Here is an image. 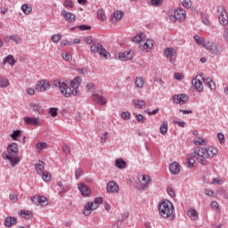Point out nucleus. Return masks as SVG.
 Wrapping results in <instances>:
<instances>
[{
	"mask_svg": "<svg viewBox=\"0 0 228 228\" xmlns=\"http://www.w3.org/2000/svg\"><path fill=\"white\" fill-rule=\"evenodd\" d=\"M143 32H141L140 34H137L135 37L132 38V42H134V44H140L142 41V38H143Z\"/></svg>",
	"mask_w": 228,
	"mask_h": 228,
	"instance_id": "37",
	"label": "nucleus"
},
{
	"mask_svg": "<svg viewBox=\"0 0 228 228\" xmlns=\"http://www.w3.org/2000/svg\"><path fill=\"white\" fill-rule=\"evenodd\" d=\"M189 218H192L193 220H198L199 213L195 209H190L187 212Z\"/></svg>",
	"mask_w": 228,
	"mask_h": 228,
	"instance_id": "30",
	"label": "nucleus"
},
{
	"mask_svg": "<svg viewBox=\"0 0 228 228\" xmlns=\"http://www.w3.org/2000/svg\"><path fill=\"white\" fill-rule=\"evenodd\" d=\"M217 12L219 13V22L221 26H227L228 17H227V12H225V7H224V5H218Z\"/></svg>",
	"mask_w": 228,
	"mask_h": 228,
	"instance_id": "5",
	"label": "nucleus"
},
{
	"mask_svg": "<svg viewBox=\"0 0 228 228\" xmlns=\"http://www.w3.org/2000/svg\"><path fill=\"white\" fill-rule=\"evenodd\" d=\"M142 181H143V183H145V184L142 185V187H141L142 190H147L149 183H151L152 180H151V176L142 175Z\"/></svg>",
	"mask_w": 228,
	"mask_h": 228,
	"instance_id": "28",
	"label": "nucleus"
},
{
	"mask_svg": "<svg viewBox=\"0 0 228 228\" xmlns=\"http://www.w3.org/2000/svg\"><path fill=\"white\" fill-rule=\"evenodd\" d=\"M77 28H78L80 31H90V29H92V27L88 25H80V26H77Z\"/></svg>",
	"mask_w": 228,
	"mask_h": 228,
	"instance_id": "50",
	"label": "nucleus"
},
{
	"mask_svg": "<svg viewBox=\"0 0 228 228\" xmlns=\"http://www.w3.org/2000/svg\"><path fill=\"white\" fill-rule=\"evenodd\" d=\"M118 60L121 61H129V60H133V52L119 53Z\"/></svg>",
	"mask_w": 228,
	"mask_h": 228,
	"instance_id": "17",
	"label": "nucleus"
},
{
	"mask_svg": "<svg viewBox=\"0 0 228 228\" xmlns=\"http://www.w3.org/2000/svg\"><path fill=\"white\" fill-rule=\"evenodd\" d=\"M159 131L162 134H167V133L168 132V122L167 121H163Z\"/></svg>",
	"mask_w": 228,
	"mask_h": 228,
	"instance_id": "33",
	"label": "nucleus"
},
{
	"mask_svg": "<svg viewBox=\"0 0 228 228\" xmlns=\"http://www.w3.org/2000/svg\"><path fill=\"white\" fill-rule=\"evenodd\" d=\"M35 206H47V198L45 196L35 195L30 198Z\"/></svg>",
	"mask_w": 228,
	"mask_h": 228,
	"instance_id": "6",
	"label": "nucleus"
},
{
	"mask_svg": "<svg viewBox=\"0 0 228 228\" xmlns=\"http://www.w3.org/2000/svg\"><path fill=\"white\" fill-rule=\"evenodd\" d=\"M23 121L25 122V124H27V126H35L37 127L42 126V123H40V118H31L28 116H26L23 118Z\"/></svg>",
	"mask_w": 228,
	"mask_h": 228,
	"instance_id": "8",
	"label": "nucleus"
},
{
	"mask_svg": "<svg viewBox=\"0 0 228 228\" xmlns=\"http://www.w3.org/2000/svg\"><path fill=\"white\" fill-rule=\"evenodd\" d=\"M205 47L206 49H208V51H209V53H211V54L218 55L220 53V50L218 49V47H216V45L215 44L207 43L205 45Z\"/></svg>",
	"mask_w": 228,
	"mask_h": 228,
	"instance_id": "18",
	"label": "nucleus"
},
{
	"mask_svg": "<svg viewBox=\"0 0 228 228\" xmlns=\"http://www.w3.org/2000/svg\"><path fill=\"white\" fill-rule=\"evenodd\" d=\"M201 21L203 22V24H205V26H209L211 24L209 19H208V17L206 16L201 17Z\"/></svg>",
	"mask_w": 228,
	"mask_h": 228,
	"instance_id": "60",
	"label": "nucleus"
},
{
	"mask_svg": "<svg viewBox=\"0 0 228 228\" xmlns=\"http://www.w3.org/2000/svg\"><path fill=\"white\" fill-rule=\"evenodd\" d=\"M217 138L219 140V143H225V135L224 134V133H218Z\"/></svg>",
	"mask_w": 228,
	"mask_h": 228,
	"instance_id": "52",
	"label": "nucleus"
},
{
	"mask_svg": "<svg viewBox=\"0 0 228 228\" xmlns=\"http://www.w3.org/2000/svg\"><path fill=\"white\" fill-rule=\"evenodd\" d=\"M81 83H83V78L81 77H76L73 80L70 81V87L67 85V82L61 79H55L52 81V86L53 88H59L61 95L63 97L69 98L72 97H79V86H81Z\"/></svg>",
	"mask_w": 228,
	"mask_h": 228,
	"instance_id": "1",
	"label": "nucleus"
},
{
	"mask_svg": "<svg viewBox=\"0 0 228 228\" xmlns=\"http://www.w3.org/2000/svg\"><path fill=\"white\" fill-rule=\"evenodd\" d=\"M30 108L35 113H38V115H42L44 113V110L42 109V106L36 104V103H31Z\"/></svg>",
	"mask_w": 228,
	"mask_h": 228,
	"instance_id": "26",
	"label": "nucleus"
},
{
	"mask_svg": "<svg viewBox=\"0 0 228 228\" xmlns=\"http://www.w3.org/2000/svg\"><path fill=\"white\" fill-rule=\"evenodd\" d=\"M183 6L184 8H191V0H183Z\"/></svg>",
	"mask_w": 228,
	"mask_h": 228,
	"instance_id": "57",
	"label": "nucleus"
},
{
	"mask_svg": "<svg viewBox=\"0 0 228 228\" xmlns=\"http://www.w3.org/2000/svg\"><path fill=\"white\" fill-rule=\"evenodd\" d=\"M211 156L209 150L202 147H198L194 149V151L191 153V158H196L200 165L206 166L208 165V158Z\"/></svg>",
	"mask_w": 228,
	"mask_h": 228,
	"instance_id": "4",
	"label": "nucleus"
},
{
	"mask_svg": "<svg viewBox=\"0 0 228 228\" xmlns=\"http://www.w3.org/2000/svg\"><path fill=\"white\" fill-rule=\"evenodd\" d=\"M115 167H117V168H119V170H123V168H126V167H127V162H126L122 159H116Z\"/></svg>",
	"mask_w": 228,
	"mask_h": 228,
	"instance_id": "25",
	"label": "nucleus"
},
{
	"mask_svg": "<svg viewBox=\"0 0 228 228\" xmlns=\"http://www.w3.org/2000/svg\"><path fill=\"white\" fill-rule=\"evenodd\" d=\"M151 4H152V6H161V4H163V0H151Z\"/></svg>",
	"mask_w": 228,
	"mask_h": 228,
	"instance_id": "51",
	"label": "nucleus"
},
{
	"mask_svg": "<svg viewBox=\"0 0 228 228\" xmlns=\"http://www.w3.org/2000/svg\"><path fill=\"white\" fill-rule=\"evenodd\" d=\"M121 118H123V120H129V118H131V113H129V111L122 112Z\"/></svg>",
	"mask_w": 228,
	"mask_h": 228,
	"instance_id": "49",
	"label": "nucleus"
},
{
	"mask_svg": "<svg viewBox=\"0 0 228 228\" xmlns=\"http://www.w3.org/2000/svg\"><path fill=\"white\" fill-rule=\"evenodd\" d=\"M36 172L40 175L41 174L44 173L45 167H44V161L39 160V163H37L35 165Z\"/></svg>",
	"mask_w": 228,
	"mask_h": 228,
	"instance_id": "27",
	"label": "nucleus"
},
{
	"mask_svg": "<svg viewBox=\"0 0 228 228\" xmlns=\"http://www.w3.org/2000/svg\"><path fill=\"white\" fill-rule=\"evenodd\" d=\"M94 83H87L86 86V92H92V89H94Z\"/></svg>",
	"mask_w": 228,
	"mask_h": 228,
	"instance_id": "64",
	"label": "nucleus"
},
{
	"mask_svg": "<svg viewBox=\"0 0 228 228\" xmlns=\"http://www.w3.org/2000/svg\"><path fill=\"white\" fill-rule=\"evenodd\" d=\"M6 63H9L11 67H13V65L17 63V61H15V58H13V55L9 54L3 61V65H6Z\"/></svg>",
	"mask_w": 228,
	"mask_h": 228,
	"instance_id": "21",
	"label": "nucleus"
},
{
	"mask_svg": "<svg viewBox=\"0 0 228 228\" xmlns=\"http://www.w3.org/2000/svg\"><path fill=\"white\" fill-rule=\"evenodd\" d=\"M174 18L175 19V20H180L181 22H183V20L186 19V12L183 11V9H177L174 12Z\"/></svg>",
	"mask_w": 228,
	"mask_h": 228,
	"instance_id": "15",
	"label": "nucleus"
},
{
	"mask_svg": "<svg viewBox=\"0 0 228 228\" xmlns=\"http://www.w3.org/2000/svg\"><path fill=\"white\" fill-rule=\"evenodd\" d=\"M62 58L65 60V61H72V55H70L69 53H62Z\"/></svg>",
	"mask_w": 228,
	"mask_h": 228,
	"instance_id": "54",
	"label": "nucleus"
},
{
	"mask_svg": "<svg viewBox=\"0 0 228 228\" xmlns=\"http://www.w3.org/2000/svg\"><path fill=\"white\" fill-rule=\"evenodd\" d=\"M175 50L172 47H167L163 51L165 58L170 60V63H175V59L174 58V56H175Z\"/></svg>",
	"mask_w": 228,
	"mask_h": 228,
	"instance_id": "7",
	"label": "nucleus"
},
{
	"mask_svg": "<svg viewBox=\"0 0 228 228\" xmlns=\"http://www.w3.org/2000/svg\"><path fill=\"white\" fill-rule=\"evenodd\" d=\"M169 171L172 175H177L181 172L179 162H173L169 165Z\"/></svg>",
	"mask_w": 228,
	"mask_h": 228,
	"instance_id": "14",
	"label": "nucleus"
},
{
	"mask_svg": "<svg viewBox=\"0 0 228 228\" xmlns=\"http://www.w3.org/2000/svg\"><path fill=\"white\" fill-rule=\"evenodd\" d=\"M62 151L65 154H70V147L67 144L63 145Z\"/></svg>",
	"mask_w": 228,
	"mask_h": 228,
	"instance_id": "63",
	"label": "nucleus"
},
{
	"mask_svg": "<svg viewBox=\"0 0 228 228\" xmlns=\"http://www.w3.org/2000/svg\"><path fill=\"white\" fill-rule=\"evenodd\" d=\"M106 190L108 193H118V183L110 181L107 183Z\"/></svg>",
	"mask_w": 228,
	"mask_h": 228,
	"instance_id": "12",
	"label": "nucleus"
},
{
	"mask_svg": "<svg viewBox=\"0 0 228 228\" xmlns=\"http://www.w3.org/2000/svg\"><path fill=\"white\" fill-rule=\"evenodd\" d=\"M167 193L172 198L175 197V191H174V189L172 187L167 188Z\"/></svg>",
	"mask_w": 228,
	"mask_h": 228,
	"instance_id": "62",
	"label": "nucleus"
},
{
	"mask_svg": "<svg viewBox=\"0 0 228 228\" xmlns=\"http://www.w3.org/2000/svg\"><path fill=\"white\" fill-rule=\"evenodd\" d=\"M133 104L135 108H138L139 110H143V108L147 106V102H145V101L138 99L134 100Z\"/></svg>",
	"mask_w": 228,
	"mask_h": 228,
	"instance_id": "23",
	"label": "nucleus"
},
{
	"mask_svg": "<svg viewBox=\"0 0 228 228\" xmlns=\"http://www.w3.org/2000/svg\"><path fill=\"white\" fill-rule=\"evenodd\" d=\"M45 147H47V142H37L36 145V149H38L39 151L45 149Z\"/></svg>",
	"mask_w": 228,
	"mask_h": 228,
	"instance_id": "53",
	"label": "nucleus"
},
{
	"mask_svg": "<svg viewBox=\"0 0 228 228\" xmlns=\"http://www.w3.org/2000/svg\"><path fill=\"white\" fill-rule=\"evenodd\" d=\"M83 175V169L78 168L76 172H75V177L76 179H79V177H81Z\"/></svg>",
	"mask_w": 228,
	"mask_h": 228,
	"instance_id": "59",
	"label": "nucleus"
},
{
	"mask_svg": "<svg viewBox=\"0 0 228 228\" xmlns=\"http://www.w3.org/2000/svg\"><path fill=\"white\" fill-rule=\"evenodd\" d=\"M159 213L162 218H170L174 220L175 218V215H174V204L168 200H165L159 204L158 207Z\"/></svg>",
	"mask_w": 228,
	"mask_h": 228,
	"instance_id": "3",
	"label": "nucleus"
},
{
	"mask_svg": "<svg viewBox=\"0 0 228 228\" xmlns=\"http://www.w3.org/2000/svg\"><path fill=\"white\" fill-rule=\"evenodd\" d=\"M194 88L197 90V92H202L204 90V86L202 85V81H200L199 78H193L191 81Z\"/></svg>",
	"mask_w": 228,
	"mask_h": 228,
	"instance_id": "19",
	"label": "nucleus"
},
{
	"mask_svg": "<svg viewBox=\"0 0 228 228\" xmlns=\"http://www.w3.org/2000/svg\"><path fill=\"white\" fill-rule=\"evenodd\" d=\"M22 134V132L20 130H14L12 134H11V138L12 140H17Z\"/></svg>",
	"mask_w": 228,
	"mask_h": 228,
	"instance_id": "39",
	"label": "nucleus"
},
{
	"mask_svg": "<svg viewBox=\"0 0 228 228\" xmlns=\"http://www.w3.org/2000/svg\"><path fill=\"white\" fill-rule=\"evenodd\" d=\"M97 16H98V19H100L102 22L106 20V13L104 12V10L99 9L97 11Z\"/></svg>",
	"mask_w": 228,
	"mask_h": 228,
	"instance_id": "36",
	"label": "nucleus"
},
{
	"mask_svg": "<svg viewBox=\"0 0 228 228\" xmlns=\"http://www.w3.org/2000/svg\"><path fill=\"white\" fill-rule=\"evenodd\" d=\"M102 46V45L101 43H94L91 46V53H94V54L99 53Z\"/></svg>",
	"mask_w": 228,
	"mask_h": 228,
	"instance_id": "34",
	"label": "nucleus"
},
{
	"mask_svg": "<svg viewBox=\"0 0 228 228\" xmlns=\"http://www.w3.org/2000/svg\"><path fill=\"white\" fill-rule=\"evenodd\" d=\"M98 53L99 54H101V56H103V58H108V54L110 55V53H108V51H106V48H104L102 45L101 46Z\"/></svg>",
	"mask_w": 228,
	"mask_h": 228,
	"instance_id": "41",
	"label": "nucleus"
},
{
	"mask_svg": "<svg viewBox=\"0 0 228 228\" xmlns=\"http://www.w3.org/2000/svg\"><path fill=\"white\" fill-rule=\"evenodd\" d=\"M85 209L83 214L85 215V216H88L90 215H92V211L94 209V202H87L85 205Z\"/></svg>",
	"mask_w": 228,
	"mask_h": 228,
	"instance_id": "22",
	"label": "nucleus"
},
{
	"mask_svg": "<svg viewBox=\"0 0 228 228\" xmlns=\"http://www.w3.org/2000/svg\"><path fill=\"white\" fill-rule=\"evenodd\" d=\"M9 199L10 200H12V202H17L18 198L17 195L15 194V192H11L9 195Z\"/></svg>",
	"mask_w": 228,
	"mask_h": 228,
	"instance_id": "58",
	"label": "nucleus"
},
{
	"mask_svg": "<svg viewBox=\"0 0 228 228\" xmlns=\"http://www.w3.org/2000/svg\"><path fill=\"white\" fill-rule=\"evenodd\" d=\"M206 83H207L208 86H209L210 90H215V88H216L213 79L208 77V78L206 79Z\"/></svg>",
	"mask_w": 228,
	"mask_h": 228,
	"instance_id": "40",
	"label": "nucleus"
},
{
	"mask_svg": "<svg viewBox=\"0 0 228 228\" xmlns=\"http://www.w3.org/2000/svg\"><path fill=\"white\" fill-rule=\"evenodd\" d=\"M49 113L53 118L54 117H58V108H50Z\"/></svg>",
	"mask_w": 228,
	"mask_h": 228,
	"instance_id": "48",
	"label": "nucleus"
},
{
	"mask_svg": "<svg viewBox=\"0 0 228 228\" xmlns=\"http://www.w3.org/2000/svg\"><path fill=\"white\" fill-rule=\"evenodd\" d=\"M10 86V80L4 77H0V88H8Z\"/></svg>",
	"mask_w": 228,
	"mask_h": 228,
	"instance_id": "29",
	"label": "nucleus"
},
{
	"mask_svg": "<svg viewBox=\"0 0 228 228\" xmlns=\"http://www.w3.org/2000/svg\"><path fill=\"white\" fill-rule=\"evenodd\" d=\"M63 6L65 8H74V3L72 0H64Z\"/></svg>",
	"mask_w": 228,
	"mask_h": 228,
	"instance_id": "46",
	"label": "nucleus"
},
{
	"mask_svg": "<svg viewBox=\"0 0 228 228\" xmlns=\"http://www.w3.org/2000/svg\"><path fill=\"white\" fill-rule=\"evenodd\" d=\"M190 96H188L186 94H175L173 97L174 102L176 104H186L187 101H189Z\"/></svg>",
	"mask_w": 228,
	"mask_h": 228,
	"instance_id": "9",
	"label": "nucleus"
},
{
	"mask_svg": "<svg viewBox=\"0 0 228 228\" xmlns=\"http://www.w3.org/2000/svg\"><path fill=\"white\" fill-rule=\"evenodd\" d=\"M60 40H61V34H54L52 36V42L54 44H57Z\"/></svg>",
	"mask_w": 228,
	"mask_h": 228,
	"instance_id": "44",
	"label": "nucleus"
},
{
	"mask_svg": "<svg viewBox=\"0 0 228 228\" xmlns=\"http://www.w3.org/2000/svg\"><path fill=\"white\" fill-rule=\"evenodd\" d=\"M92 99L93 101H94V102H97V104H100L101 106H106L108 102H106V99L102 97V95H100L98 94H93Z\"/></svg>",
	"mask_w": 228,
	"mask_h": 228,
	"instance_id": "16",
	"label": "nucleus"
},
{
	"mask_svg": "<svg viewBox=\"0 0 228 228\" xmlns=\"http://www.w3.org/2000/svg\"><path fill=\"white\" fill-rule=\"evenodd\" d=\"M223 37L224 38L225 42L228 43V27H225L223 32Z\"/></svg>",
	"mask_w": 228,
	"mask_h": 228,
	"instance_id": "61",
	"label": "nucleus"
},
{
	"mask_svg": "<svg viewBox=\"0 0 228 228\" xmlns=\"http://www.w3.org/2000/svg\"><path fill=\"white\" fill-rule=\"evenodd\" d=\"M42 177H43V180H45L46 183H49V181H51L52 179L51 173L49 172H44L42 174Z\"/></svg>",
	"mask_w": 228,
	"mask_h": 228,
	"instance_id": "43",
	"label": "nucleus"
},
{
	"mask_svg": "<svg viewBox=\"0 0 228 228\" xmlns=\"http://www.w3.org/2000/svg\"><path fill=\"white\" fill-rule=\"evenodd\" d=\"M51 84H49V81L42 80L37 82V84L36 85V90L37 92H47Z\"/></svg>",
	"mask_w": 228,
	"mask_h": 228,
	"instance_id": "10",
	"label": "nucleus"
},
{
	"mask_svg": "<svg viewBox=\"0 0 228 228\" xmlns=\"http://www.w3.org/2000/svg\"><path fill=\"white\" fill-rule=\"evenodd\" d=\"M20 216L21 218H25V220H31V218H33V213H31L29 210H20Z\"/></svg>",
	"mask_w": 228,
	"mask_h": 228,
	"instance_id": "24",
	"label": "nucleus"
},
{
	"mask_svg": "<svg viewBox=\"0 0 228 228\" xmlns=\"http://www.w3.org/2000/svg\"><path fill=\"white\" fill-rule=\"evenodd\" d=\"M21 11L25 15H29V13L33 12V8H31V6H28V4H24L21 5Z\"/></svg>",
	"mask_w": 228,
	"mask_h": 228,
	"instance_id": "35",
	"label": "nucleus"
},
{
	"mask_svg": "<svg viewBox=\"0 0 228 228\" xmlns=\"http://www.w3.org/2000/svg\"><path fill=\"white\" fill-rule=\"evenodd\" d=\"M19 145L17 142H12L7 146V153L4 152L2 157L5 159H8L12 167H15L19 163Z\"/></svg>",
	"mask_w": 228,
	"mask_h": 228,
	"instance_id": "2",
	"label": "nucleus"
},
{
	"mask_svg": "<svg viewBox=\"0 0 228 228\" xmlns=\"http://www.w3.org/2000/svg\"><path fill=\"white\" fill-rule=\"evenodd\" d=\"M5 227H12V225H17V218L13 216H6L4 218Z\"/></svg>",
	"mask_w": 228,
	"mask_h": 228,
	"instance_id": "20",
	"label": "nucleus"
},
{
	"mask_svg": "<svg viewBox=\"0 0 228 228\" xmlns=\"http://www.w3.org/2000/svg\"><path fill=\"white\" fill-rule=\"evenodd\" d=\"M208 153L210 152L209 158H213V156H216V154H218V150H216V148L208 149Z\"/></svg>",
	"mask_w": 228,
	"mask_h": 228,
	"instance_id": "55",
	"label": "nucleus"
},
{
	"mask_svg": "<svg viewBox=\"0 0 228 228\" xmlns=\"http://www.w3.org/2000/svg\"><path fill=\"white\" fill-rule=\"evenodd\" d=\"M187 167L189 168H193V167H195V160L193 159V157L191 156V158L187 159Z\"/></svg>",
	"mask_w": 228,
	"mask_h": 228,
	"instance_id": "45",
	"label": "nucleus"
},
{
	"mask_svg": "<svg viewBox=\"0 0 228 228\" xmlns=\"http://www.w3.org/2000/svg\"><path fill=\"white\" fill-rule=\"evenodd\" d=\"M136 120H137V122H139V124L145 123V118H143V115H142V114L136 115Z\"/></svg>",
	"mask_w": 228,
	"mask_h": 228,
	"instance_id": "56",
	"label": "nucleus"
},
{
	"mask_svg": "<svg viewBox=\"0 0 228 228\" xmlns=\"http://www.w3.org/2000/svg\"><path fill=\"white\" fill-rule=\"evenodd\" d=\"M78 190L83 197H90L92 195V190L86 183L78 184Z\"/></svg>",
	"mask_w": 228,
	"mask_h": 228,
	"instance_id": "11",
	"label": "nucleus"
},
{
	"mask_svg": "<svg viewBox=\"0 0 228 228\" xmlns=\"http://www.w3.org/2000/svg\"><path fill=\"white\" fill-rule=\"evenodd\" d=\"M61 15L67 20V22H74V20H76V14L67 12L66 10H62Z\"/></svg>",
	"mask_w": 228,
	"mask_h": 228,
	"instance_id": "13",
	"label": "nucleus"
},
{
	"mask_svg": "<svg viewBox=\"0 0 228 228\" xmlns=\"http://www.w3.org/2000/svg\"><path fill=\"white\" fill-rule=\"evenodd\" d=\"M154 45V41L152 39H148L142 45L144 51H149L150 49H152V46Z\"/></svg>",
	"mask_w": 228,
	"mask_h": 228,
	"instance_id": "32",
	"label": "nucleus"
},
{
	"mask_svg": "<svg viewBox=\"0 0 228 228\" xmlns=\"http://www.w3.org/2000/svg\"><path fill=\"white\" fill-rule=\"evenodd\" d=\"M134 85L137 88H143V85H145V82L143 80V77H137L134 81Z\"/></svg>",
	"mask_w": 228,
	"mask_h": 228,
	"instance_id": "31",
	"label": "nucleus"
},
{
	"mask_svg": "<svg viewBox=\"0 0 228 228\" xmlns=\"http://www.w3.org/2000/svg\"><path fill=\"white\" fill-rule=\"evenodd\" d=\"M194 145H204V143H206V139H202L200 137H199L198 139H194Z\"/></svg>",
	"mask_w": 228,
	"mask_h": 228,
	"instance_id": "47",
	"label": "nucleus"
},
{
	"mask_svg": "<svg viewBox=\"0 0 228 228\" xmlns=\"http://www.w3.org/2000/svg\"><path fill=\"white\" fill-rule=\"evenodd\" d=\"M113 17L116 20H120L122 19V17H124V12L115 11L113 13Z\"/></svg>",
	"mask_w": 228,
	"mask_h": 228,
	"instance_id": "38",
	"label": "nucleus"
},
{
	"mask_svg": "<svg viewBox=\"0 0 228 228\" xmlns=\"http://www.w3.org/2000/svg\"><path fill=\"white\" fill-rule=\"evenodd\" d=\"M9 38L15 42V44H22V39L18 35L10 36Z\"/></svg>",
	"mask_w": 228,
	"mask_h": 228,
	"instance_id": "42",
	"label": "nucleus"
}]
</instances>
